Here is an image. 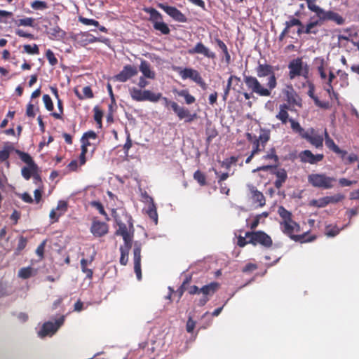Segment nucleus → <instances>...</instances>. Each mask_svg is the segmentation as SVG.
<instances>
[{"mask_svg": "<svg viewBox=\"0 0 359 359\" xmlns=\"http://www.w3.org/2000/svg\"><path fill=\"white\" fill-rule=\"evenodd\" d=\"M279 66H272L266 62L259 61L255 68L257 77L243 74V81L250 93L243 92L245 100H250L253 93L260 97H270L271 92L277 87L278 81L275 74L279 70Z\"/></svg>", "mask_w": 359, "mask_h": 359, "instance_id": "1", "label": "nucleus"}, {"mask_svg": "<svg viewBox=\"0 0 359 359\" xmlns=\"http://www.w3.org/2000/svg\"><path fill=\"white\" fill-rule=\"evenodd\" d=\"M279 66H272L266 62L259 61L255 68L257 77L243 74V81L250 93L243 92L245 100H250L253 93L260 97H270L271 92L277 87L278 81L275 74L279 70Z\"/></svg>", "mask_w": 359, "mask_h": 359, "instance_id": "2", "label": "nucleus"}, {"mask_svg": "<svg viewBox=\"0 0 359 359\" xmlns=\"http://www.w3.org/2000/svg\"><path fill=\"white\" fill-rule=\"evenodd\" d=\"M278 213L282 219L280 222V229L284 234L287 235L294 241L303 242L306 241H311L313 240V238L306 239V233H303L302 235L294 234V233L300 231V226L292 219V214L291 212L288 211L283 206H279L278 208Z\"/></svg>", "mask_w": 359, "mask_h": 359, "instance_id": "3", "label": "nucleus"}, {"mask_svg": "<svg viewBox=\"0 0 359 359\" xmlns=\"http://www.w3.org/2000/svg\"><path fill=\"white\" fill-rule=\"evenodd\" d=\"M112 216L118 226L115 234L122 236L124 243H132L135 233L132 217L123 210H113Z\"/></svg>", "mask_w": 359, "mask_h": 359, "instance_id": "4", "label": "nucleus"}, {"mask_svg": "<svg viewBox=\"0 0 359 359\" xmlns=\"http://www.w3.org/2000/svg\"><path fill=\"white\" fill-rule=\"evenodd\" d=\"M129 93L131 98L136 102L149 101L151 102H157L161 99L164 102L166 107H170L173 110L174 101L169 100L167 97H163L161 93H154L149 90H140L135 87L130 88Z\"/></svg>", "mask_w": 359, "mask_h": 359, "instance_id": "5", "label": "nucleus"}, {"mask_svg": "<svg viewBox=\"0 0 359 359\" xmlns=\"http://www.w3.org/2000/svg\"><path fill=\"white\" fill-rule=\"evenodd\" d=\"M246 138L252 145V155H256L265 148L266 144L270 140V133L269 130H262L259 137L252 135L250 133L245 134Z\"/></svg>", "mask_w": 359, "mask_h": 359, "instance_id": "6", "label": "nucleus"}, {"mask_svg": "<svg viewBox=\"0 0 359 359\" xmlns=\"http://www.w3.org/2000/svg\"><path fill=\"white\" fill-rule=\"evenodd\" d=\"M288 76L290 80L300 76L305 79L308 78L309 72V65L303 62L302 57H297L292 60L288 64Z\"/></svg>", "mask_w": 359, "mask_h": 359, "instance_id": "7", "label": "nucleus"}, {"mask_svg": "<svg viewBox=\"0 0 359 359\" xmlns=\"http://www.w3.org/2000/svg\"><path fill=\"white\" fill-rule=\"evenodd\" d=\"M143 11L149 14V20L152 22L154 29L165 35L170 33L169 27L163 21V16L157 10L152 7H144Z\"/></svg>", "mask_w": 359, "mask_h": 359, "instance_id": "8", "label": "nucleus"}, {"mask_svg": "<svg viewBox=\"0 0 359 359\" xmlns=\"http://www.w3.org/2000/svg\"><path fill=\"white\" fill-rule=\"evenodd\" d=\"M335 182L334 177L327 176L324 173H313L308 176V182L316 188L330 189L334 187Z\"/></svg>", "mask_w": 359, "mask_h": 359, "instance_id": "9", "label": "nucleus"}, {"mask_svg": "<svg viewBox=\"0 0 359 359\" xmlns=\"http://www.w3.org/2000/svg\"><path fill=\"white\" fill-rule=\"evenodd\" d=\"M268 170H270L271 173L276 176V179L274 181L273 184L277 189H280L287 179V171L284 168H278L276 165H266L258 167L255 169L253 172Z\"/></svg>", "mask_w": 359, "mask_h": 359, "instance_id": "10", "label": "nucleus"}, {"mask_svg": "<svg viewBox=\"0 0 359 359\" xmlns=\"http://www.w3.org/2000/svg\"><path fill=\"white\" fill-rule=\"evenodd\" d=\"M245 237L249 239L250 244L257 245L258 244L269 248L273 245V241L270 236L262 231H247Z\"/></svg>", "mask_w": 359, "mask_h": 359, "instance_id": "11", "label": "nucleus"}, {"mask_svg": "<svg viewBox=\"0 0 359 359\" xmlns=\"http://www.w3.org/2000/svg\"><path fill=\"white\" fill-rule=\"evenodd\" d=\"M313 12L316 13L317 18H320L323 23L325 21L334 22L338 25H341L344 23V18L339 13L332 11H325L320 6H313Z\"/></svg>", "mask_w": 359, "mask_h": 359, "instance_id": "12", "label": "nucleus"}, {"mask_svg": "<svg viewBox=\"0 0 359 359\" xmlns=\"http://www.w3.org/2000/svg\"><path fill=\"white\" fill-rule=\"evenodd\" d=\"M177 70L183 80L189 79L196 83L203 90L207 88V84L197 70L189 67L184 69L177 67Z\"/></svg>", "mask_w": 359, "mask_h": 359, "instance_id": "13", "label": "nucleus"}, {"mask_svg": "<svg viewBox=\"0 0 359 359\" xmlns=\"http://www.w3.org/2000/svg\"><path fill=\"white\" fill-rule=\"evenodd\" d=\"M64 322L65 316H62L55 320V323L50 321L45 323L39 332V336L44 337L47 335L53 334L63 325Z\"/></svg>", "mask_w": 359, "mask_h": 359, "instance_id": "14", "label": "nucleus"}, {"mask_svg": "<svg viewBox=\"0 0 359 359\" xmlns=\"http://www.w3.org/2000/svg\"><path fill=\"white\" fill-rule=\"evenodd\" d=\"M137 74L138 69L137 67L131 65H126L118 74L114 76V79L116 81L123 83L126 82L133 76H135Z\"/></svg>", "mask_w": 359, "mask_h": 359, "instance_id": "15", "label": "nucleus"}, {"mask_svg": "<svg viewBox=\"0 0 359 359\" xmlns=\"http://www.w3.org/2000/svg\"><path fill=\"white\" fill-rule=\"evenodd\" d=\"M283 95L285 96L286 100L290 105L302 106V100L299 95L296 93L293 86L290 84L287 85L283 90Z\"/></svg>", "mask_w": 359, "mask_h": 359, "instance_id": "16", "label": "nucleus"}, {"mask_svg": "<svg viewBox=\"0 0 359 359\" xmlns=\"http://www.w3.org/2000/svg\"><path fill=\"white\" fill-rule=\"evenodd\" d=\"M158 7L163 10L173 20L179 22H186L187 19L184 14L174 6H168L166 4L159 3Z\"/></svg>", "mask_w": 359, "mask_h": 359, "instance_id": "17", "label": "nucleus"}, {"mask_svg": "<svg viewBox=\"0 0 359 359\" xmlns=\"http://www.w3.org/2000/svg\"><path fill=\"white\" fill-rule=\"evenodd\" d=\"M187 52L189 55L201 54L204 57L211 60L216 58L215 53L206 47L201 41L198 42L194 48L189 49Z\"/></svg>", "mask_w": 359, "mask_h": 359, "instance_id": "18", "label": "nucleus"}, {"mask_svg": "<svg viewBox=\"0 0 359 359\" xmlns=\"http://www.w3.org/2000/svg\"><path fill=\"white\" fill-rule=\"evenodd\" d=\"M141 250V244L135 242L133 248L134 271L139 280L142 279Z\"/></svg>", "mask_w": 359, "mask_h": 359, "instance_id": "19", "label": "nucleus"}, {"mask_svg": "<svg viewBox=\"0 0 359 359\" xmlns=\"http://www.w3.org/2000/svg\"><path fill=\"white\" fill-rule=\"evenodd\" d=\"M303 139H305L307 142L315 146L316 148L322 147L323 145V136L318 134L313 128H311L306 130V133L304 134Z\"/></svg>", "mask_w": 359, "mask_h": 359, "instance_id": "20", "label": "nucleus"}, {"mask_svg": "<svg viewBox=\"0 0 359 359\" xmlns=\"http://www.w3.org/2000/svg\"><path fill=\"white\" fill-rule=\"evenodd\" d=\"M172 105L173 111L180 120L185 119V122L190 123L196 118V114H191L188 109L180 107L177 103H174Z\"/></svg>", "mask_w": 359, "mask_h": 359, "instance_id": "21", "label": "nucleus"}, {"mask_svg": "<svg viewBox=\"0 0 359 359\" xmlns=\"http://www.w3.org/2000/svg\"><path fill=\"white\" fill-rule=\"evenodd\" d=\"M109 231V226L104 222L93 219L90 226V232L95 237H102L106 235Z\"/></svg>", "mask_w": 359, "mask_h": 359, "instance_id": "22", "label": "nucleus"}, {"mask_svg": "<svg viewBox=\"0 0 359 359\" xmlns=\"http://www.w3.org/2000/svg\"><path fill=\"white\" fill-rule=\"evenodd\" d=\"M299 158L302 163L316 164L321 161L324 156L323 154L314 155L310 150H304L299 153Z\"/></svg>", "mask_w": 359, "mask_h": 359, "instance_id": "23", "label": "nucleus"}, {"mask_svg": "<svg viewBox=\"0 0 359 359\" xmlns=\"http://www.w3.org/2000/svg\"><path fill=\"white\" fill-rule=\"evenodd\" d=\"M251 194V198L255 203H257L259 207H263L266 204V198L264 194L257 190L253 185L248 186Z\"/></svg>", "mask_w": 359, "mask_h": 359, "instance_id": "24", "label": "nucleus"}, {"mask_svg": "<svg viewBox=\"0 0 359 359\" xmlns=\"http://www.w3.org/2000/svg\"><path fill=\"white\" fill-rule=\"evenodd\" d=\"M145 197L147 199V201L149 203L148 205V208L147 210V214L149 217V218L154 222V224H157L158 213L154 199L152 197L148 196L147 194H145Z\"/></svg>", "mask_w": 359, "mask_h": 359, "instance_id": "25", "label": "nucleus"}, {"mask_svg": "<svg viewBox=\"0 0 359 359\" xmlns=\"http://www.w3.org/2000/svg\"><path fill=\"white\" fill-rule=\"evenodd\" d=\"M323 22H321L320 18H317L314 20V17L311 18V21L308 22L305 26L304 34H317L319 32L318 26H321Z\"/></svg>", "mask_w": 359, "mask_h": 359, "instance_id": "26", "label": "nucleus"}, {"mask_svg": "<svg viewBox=\"0 0 359 359\" xmlns=\"http://www.w3.org/2000/svg\"><path fill=\"white\" fill-rule=\"evenodd\" d=\"M220 285L217 282H212L210 284L203 286L200 291L204 296H212L219 288Z\"/></svg>", "mask_w": 359, "mask_h": 359, "instance_id": "27", "label": "nucleus"}, {"mask_svg": "<svg viewBox=\"0 0 359 359\" xmlns=\"http://www.w3.org/2000/svg\"><path fill=\"white\" fill-rule=\"evenodd\" d=\"M140 70L142 73L143 76L154 79H155L156 74L151 69L150 64L146 60H142L140 65Z\"/></svg>", "mask_w": 359, "mask_h": 359, "instance_id": "28", "label": "nucleus"}, {"mask_svg": "<svg viewBox=\"0 0 359 359\" xmlns=\"http://www.w3.org/2000/svg\"><path fill=\"white\" fill-rule=\"evenodd\" d=\"M132 247V243H124V245L120 247L121 257L120 264L126 266L128 262V253Z\"/></svg>", "mask_w": 359, "mask_h": 359, "instance_id": "29", "label": "nucleus"}, {"mask_svg": "<svg viewBox=\"0 0 359 359\" xmlns=\"http://www.w3.org/2000/svg\"><path fill=\"white\" fill-rule=\"evenodd\" d=\"M289 109V105L286 104H283L280 105V110L278 114L276 116V118L280 120L282 123L285 124L287 121H289V114L287 112V109Z\"/></svg>", "mask_w": 359, "mask_h": 359, "instance_id": "30", "label": "nucleus"}, {"mask_svg": "<svg viewBox=\"0 0 359 359\" xmlns=\"http://www.w3.org/2000/svg\"><path fill=\"white\" fill-rule=\"evenodd\" d=\"M93 261V257H92L90 259H81V271L83 273L86 274V278L89 280H91L93 275V271L92 269H88L87 266L88 264H90Z\"/></svg>", "mask_w": 359, "mask_h": 359, "instance_id": "31", "label": "nucleus"}, {"mask_svg": "<svg viewBox=\"0 0 359 359\" xmlns=\"http://www.w3.org/2000/svg\"><path fill=\"white\" fill-rule=\"evenodd\" d=\"M17 154L19 156L22 161L25 163L28 166L32 168H36V164L34 163L32 156L26 152L16 150Z\"/></svg>", "mask_w": 359, "mask_h": 359, "instance_id": "32", "label": "nucleus"}, {"mask_svg": "<svg viewBox=\"0 0 359 359\" xmlns=\"http://www.w3.org/2000/svg\"><path fill=\"white\" fill-rule=\"evenodd\" d=\"M178 96L183 97L187 104H191L196 102V98L191 95L187 89L174 91Z\"/></svg>", "mask_w": 359, "mask_h": 359, "instance_id": "33", "label": "nucleus"}, {"mask_svg": "<svg viewBox=\"0 0 359 359\" xmlns=\"http://www.w3.org/2000/svg\"><path fill=\"white\" fill-rule=\"evenodd\" d=\"M314 63L315 65H317V69H318V72L320 76V78L323 79V80H325L327 79V74H326V72H325V67H324V65H325V60L323 58H321V57H316L315 58L314 60Z\"/></svg>", "mask_w": 359, "mask_h": 359, "instance_id": "34", "label": "nucleus"}, {"mask_svg": "<svg viewBox=\"0 0 359 359\" xmlns=\"http://www.w3.org/2000/svg\"><path fill=\"white\" fill-rule=\"evenodd\" d=\"M13 150V147L9 142H7L2 150L0 151V163L6 161L10 156V153Z\"/></svg>", "mask_w": 359, "mask_h": 359, "instance_id": "35", "label": "nucleus"}, {"mask_svg": "<svg viewBox=\"0 0 359 359\" xmlns=\"http://www.w3.org/2000/svg\"><path fill=\"white\" fill-rule=\"evenodd\" d=\"M215 42L218 47L222 50L224 55L225 62L229 65L231 62V55L229 53L226 45L219 39H215Z\"/></svg>", "mask_w": 359, "mask_h": 359, "instance_id": "36", "label": "nucleus"}, {"mask_svg": "<svg viewBox=\"0 0 359 359\" xmlns=\"http://www.w3.org/2000/svg\"><path fill=\"white\" fill-rule=\"evenodd\" d=\"M289 122L291 124V128L292 130L298 133L299 136L303 138L304 134L306 133V130H305L298 122L295 121L292 118H290Z\"/></svg>", "mask_w": 359, "mask_h": 359, "instance_id": "37", "label": "nucleus"}, {"mask_svg": "<svg viewBox=\"0 0 359 359\" xmlns=\"http://www.w3.org/2000/svg\"><path fill=\"white\" fill-rule=\"evenodd\" d=\"M238 156H231L230 158H225L222 161H219L222 168L229 170L232 165H235L238 161Z\"/></svg>", "mask_w": 359, "mask_h": 359, "instance_id": "38", "label": "nucleus"}, {"mask_svg": "<svg viewBox=\"0 0 359 359\" xmlns=\"http://www.w3.org/2000/svg\"><path fill=\"white\" fill-rule=\"evenodd\" d=\"M325 144L326 146L332 150L334 152L340 151V148L334 143L332 139H331L326 130H325Z\"/></svg>", "mask_w": 359, "mask_h": 359, "instance_id": "39", "label": "nucleus"}, {"mask_svg": "<svg viewBox=\"0 0 359 359\" xmlns=\"http://www.w3.org/2000/svg\"><path fill=\"white\" fill-rule=\"evenodd\" d=\"M33 276V269L30 266L21 268L18 271V276L23 279H27Z\"/></svg>", "mask_w": 359, "mask_h": 359, "instance_id": "40", "label": "nucleus"}, {"mask_svg": "<svg viewBox=\"0 0 359 359\" xmlns=\"http://www.w3.org/2000/svg\"><path fill=\"white\" fill-rule=\"evenodd\" d=\"M340 230L337 225L329 224L325 227V234L329 237H334L340 232Z\"/></svg>", "mask_w": 359, "mask_h": 359, "instance_id": "41", "label": "nucleus"}, {"mask_svg": "<svg viewBox=\"0 0 359 359\" xmlns=\"http://www.w3.org/2000/svg\"><path fill=\"white\" fill-rule=\"evenodd\" d=\"M262 158L264 160H273L276 164L278 163L279 160L274 147L271 148L267 151V154L263 156Z\"/></svg>", "mask_w": 359, "mask_h": 359, "instance_id": "42", "label": "nucleus"}, {"mask_svg": "<svg viewBox=\"0 0 359 359\" xmlns=\"http://www.w3.org/2000/svg\"><path fill=\"white\" fill-rule=\"evenodd\" d=\"M194 179L197 181V182L201 186H205L206 184V177L203 172L201 170H198L194 173Z\"/></svg>", "mask_w": 359, "mask_h": 359, "instance_id": "43", "label": "nucleus"}, {"mask_svg": "<svg viewBox=\"0 0 359 359\" xmlns=\"http://www.w3.org/2000/svg\"><path fill=\"white\" fill-rule=\"evenodd\" d=\"M90 204L92 207L96 208L101 215H104L107 220H109V218L107 212H105L102 204L100 201H91Z\"/></svg>", "mask_w": 359, "mask_h": 359, "instance_id": "44", "label": "nucleus"}, {"mask_svg": "<svg viewBox=\"0 0 359 359\" xmlns=\"http://www.w3.org/2000/svg\"><path fill=\"white\" fill-rule=\"evenodd\" d=\"M327 198V196H325L319 199H315L311 201V204L317 208H324L329 204Z\"/></svg>", "mask_w": 359, "mask_h": 359, "instance_id": "45", "label": "nucleus"}, {"mask_svg": "<svg viewBox=\"0 0 359 359\" xmlns=\"http://www.w3.org/2000/svg\"><path fill=\"white\" fill-rule=\"evenodd\" d=\"M37 169L36 168H32V167H24L21 170V173L22 177L27 180H29L31 178V176L32 175L33 172H35Z\"/></svg>", "mask_w": 359, "mask_h": 359, "instance_id": "46", "label": "nucleus"}, {"mask_svg": "<svg viewBox=\"0 0 359 359\" xmlns=\"http://www.w3.org/2000/svg\"><path fill=\"white\" fill-rule=\"evenodd\" d=\"M27 244V239L25 237L20 236L19 237L18 246L15 249V255H19L20 253V252L22 251L25 248Z\"/></svg>", "mask_w": 359, "mask_h": 359, "instance_id": "47", "label": "nucleus"}, {"mask_svg": "<svg viewBox=\"0 0 359 359\" xmlns=\"http://www.w3.org/2000/svg\"><path fill=\"white\" fill-rule=\"evenodd\" d=\"M31 7L34 10H44L48 8V4L44 1L35 0L31 3Z\"/></svg>", "mask_w": 359, "mask_h": 359, "instance_id": "48", "label": "nucleus"}, {"mask_svg": "<svg viewBox=\"0 0 359 359\" xmlns=\"http://www.w3.org/2000/svg\"><path fill=\"white\" fill-rule=\"evenodd\" d=\"M24 51L28 54L37 55L39 53V48L36 44L31 46L29 44L24 45Z\"/></svg>", "mask_w": 359, "mask_h": 359, "instance_id": "49", "label": "nucleus"}, {"mask_svg": "<svg viewBox=\"0 0 359 359\" xmlns=\"http://www.w3.org/2000/svg\"><path fill=\"white\" fill-rule=\"evenodd\" d=\"M34 19L32 18H25L20 19L15 22L17 26L34 27Z\"/></svg>", "mask_w": 359, "mask_h": 359, "instance_id": "50", "label": "nucleus"}, {"mask_svg": "<svg viewBox=\"0 0 359 359\" xmlns=\"http://www.w3.org/2000/svg\"><path fill=\"white\" fill-rule=\"evenodd\" d=\"M285 29L289 32V29L293 26H302V22L300 20L291 17V19L288 21H286Z\"/></svg>", "mask_w": 359, "mask_h": 359, "instance_id": "51", "label": "nucleus"}, {"mask_svg": "<svg viewBox=\"0 0 359 359\" xmlns=\"http://www.w3.org/2000/svg\"><path fill=\"white\" fill-rule=\"evenodd\" d=\"M46 57L48 60L49 63L52 66H55L57 64V59L55 56L54 53L50 50L48 49L46 52Z\"/></svg>", "mask_w": 359, "mask_h": 359, "instance_id": "52", "label": "nucleus"}, {"mask_svg": "<svg viewBox=\"0 0 359 359\" xmlns=\"http://www.w3.org/2000/svg\"><path fill=\"white\" fill-rule=\"evenodd\" d=\"M43 101L44 102L46 109L48 111H51L53 110V103L50 97L48 95L46 94L43 95Z\"/></svg>", "mask_w": 359, "mask_h": 359, "instance_id": "53", "label": "nucleus"}, {"mask_svg": "<svg viewBox=\"0 0 359 359\" xmlns=\"http://www.w3.org/2000/svg\"><path fill=\"white\" fill-rule=\"evenodd\" d=\"M328 198V203H337L342 200L344 199L345 196L344 195L341 194H337L333 196H327Z\"/></svg>", "mask_w": 359, "mask_h": 359, "instance_id": "54", "label": "nucleus"}, {"mask_svg": "<svg viewBox=\"0 0 359 359\" xmlns=\"http://www.w3.org/2000/svg\"><path fill=\"white\" fill-rule=\"evenodd\" d=\"M57 107L59 109V113L53 112L51 113V116H53L56 119H62V114H63V104L62 101L60 99L57 100Z\"/></svg>", "mask_w": 359, "mask_h": 359, "instance_id": "55", "label": "nucleus"}, {"mask_svg": "<svg viewBox=\"0 0 359 359\" xmlns=\"http://www.w3.org/2000/svg\"><path fill=\"white\" fill-rule=\"evenodd\" d=\"M79 21L86 25H93L95 27H99V22L94 19H89L83 17H80Z\"/></svg>", "mask_w": 359, "mask_h": 359, "instance_id": "56", "label": "nucleus"}, {"mask_svg": "<svg viewBox=\"0 0 359 359\" xmlns=\"http://www.w3.org/2000/svg\"><path fill=\"white\" fill-rule=\"evenodd\" d=\"M314 103L317 107L324 109H328L331 107L329 102H322L318 98L315 99Z\"/></svg>", "mask_w": 359, "mask_h": 359, "instance_id": "57", "label": "nucleus"}, {"mask_svg": "<svg viewBox=\"0 0 359 359\" xmlns=\"http://www.w3.org/2000/svg\"><path fill=\"white\" fill-rule=\"evenodd\" d=\"M56 210L60 211L59 213H62V215L67 210V202L65 201H60L57 203Z\"/></svg>", "mask_w": 359, "mask_h": 359, "instance_id": "58", "label": "nucleus"}, {"mask_svg": "<svg viewBox=\"0 0 359 359\" xmlns=\"http://www.w3.org/2000/svg\"><path fill=\"white\" fill-rule=\"evenodd\" d=\"M196 326V322L189 317L186 325V330L187 332L191 333L194 331Z\"/></svg>", "mask_w": 359, "mask_h": 359, "instance_id": "59", "label": "nucleus"}, {"mask_svg": "<svg viewBox=\"0 0 359 359\" xmlns=\"http://www.w3.org/2000/svg\"><path fill=\"white\" fill-rule=\"evenodd\" d=\"M212 170L215 172V174L218 177V183L219 184H221L222 182L226 180L229 177V175L228 172H224V173L219 174V172L215 168H212Z\"/></svg>", "mask_w": 359, "mask_h": 359, "instance_id": "60", "label": "nucleus"}, {"mask_svg": "<svg viewBox=\"0 0 359 359\" xmlns=\"http://www.w3.org/2000/svg\"><path fill=\"white\" fill-rule=\"evenodd\" d=\"M257 265L253 263H248L242 269L243 273L252 272L257 269Z\"/></svg>", "mask_w": 359, "mask_h": 359, "instance_id": "61", "label": "nucleus"}, {"mask_svg": "<svg viewBox=\"0 0 359 359\" xmlns=\"http://www.w3.org/2000/svg\"><path fill=\"white\" fill-rule=\"evenodd\" d=\"M83 97H84V99L85 98L90 99L94 97V94H93V90L90 86H85L83 88Z\"/></svg>", "mask_w": 359, "mask_h": 359, "instance_id": "62", "label": "nucleus"}, {"mask_svg": "<svg viewBox=\"0 0 359 359\" xmlns=\"http://www.w3.org/2000/svg\"><path fill=\"white\" fill-rule=\"evenodd\" d=\"M18 196L25 203H32L34 200L30 196L29 194L25 192L23 194H20Z\"/></svg>", "mask_w": 359, "mask_h": 359, "instance_id": "63", "label": "nucleus"}, {"mask_svg": "<svg viewBox=\"0 0 359 359\" xmlns=\"http://www.w3.org/2000/svg\"><path fill=\"white\" fill-rule=\"evenodd\" d=\"M46 241H43L36 248V253L41 258L43 257L44 248L46 245Z\"/></svg>", "mask_w": 359, "mask_h": 359, "instance_id": "64", "label": "nucleus"}]
</instances>
